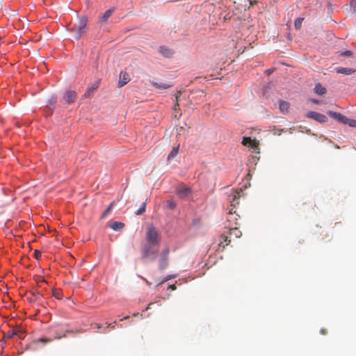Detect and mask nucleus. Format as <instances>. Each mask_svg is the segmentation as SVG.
I'll return each instance as SVG.
<instances>
[{"instance_id": "nucleus-29", "label": "nucleus", "mask_w": 356, "mask_h": 356, "mask_svg": "<svg viewBox=\"0 0 356 356\" xmlns=\"http://www.w3.org/2000/svg\"><path fill=\"white\" fill-rule=\"evenodd\" d=\"M353 52L350 51H345L341 53V55L343 56H352Z\"/></svg>"}, {"instance_id": "nucleus-1", "label": "nucleus", "mask_w": 356, "mask_h": 356, "mask_svg": "<svg viewBox=\"0 0 356 356\" xmlns=\"http://www.w3.org/2000/svg\"><path fill=\"white\" fill-rule=\"evenodd\" d=\"M239 222H234V225H231L230 227H226L229 232V237L234 236L235 238H239L241 236V232L239 230ZM229 236H225V234H222L221 236L222 240L223 241H220L219 243V245H222L223 248L229 245V242L231 241L230 239H228Z\"/></svg>"}, {"instance_id": "nucleus-7", "label": "nucleus", "mask_w": 356, "mask_h": 356, "mask_svg": "<svg viewBox=\"0 0 356 356\" xmlns=\"http://www.w3.org/2000/svg\"><path fill=\"white\" fill-rule=\"evenodd\" d=\"M177 193L181 199H186L191 195V189L185 184H180L177 188Z\"/></svg>"}, {"instance_id": "nucleus-17", "label": "nucleus", "mask_w": 356, "mask_h": 356, "mask_svg": "<svg viewBox=\"0 0 356 356\" xmlns=\"http://www.w3.org/2000/svg\"><path fill=\"white\" fill-rule=\"evenodd\" d=\"M159 52L165 57H170L173 54L170 49L165 47H160Z\"/></svg>"}, {"instance_id": "nucleus-34", "label": "nucleus", "mask_w": 356, "mask_h": 356, "mask_svg": "<svg viewBox=\"0 0 356 356\" xmlns=\"http://www.w3.org/2000/svg\"><path fill=\"white\" fill-rule=\"evenodd\" d=\"M179 102H175V106H174V110L175 111H177V110H179Z\"/></svg>"}, {"instance_id": "nucleus-12", "label": "nucleus", "mask_w": 356, "mask_h": 356, "mask_svg": "<svg viewBox=\"0 0 356 356\" xmlns=\"http://www.w3.org/2000/svg\"><path fill=\"white\" fill-rule=\"evenodd\" d=\"M129 81V75L127 72H121L120 74V79L118 81V86L122 87Z\"/></svg>"}, {"instance_id": "nucleus-24", "label": "nucleus", "mask_w": 356, "mask_h": 356, "mask_svg": "<svg viewBox=\"0 0 356 356\" xmlns=\"http://www.w3.org/2000/svg\"><path fill=\"white\" fill-rule=\"evenodd\" d=\"M115 202H112L109 206L107 207V209L102 213V218H104L107 216V214L110 212V211L111 210V209L113 208V205H114Z\"/></svg>"}, {"instance_id": "nucleus-6", "label": "nucleus", "mask_w": 356, "mask_h": 356, "mask_svg": "<svg viewBox=\"0 0 356 356\" xmlns=\"http://www.w3.org/2000/svg\"><path fill=\"white\" fill-rule=\"evenodd\" d=\"M170 250L168 248H164L160 254L159 259V268L163 270L168 266V255Z\"/></svg>"}, {"instance_id": "nucleus-33", "label": "nucleus", "mask_w": 356, "mask_h": 356, "mask_svg": "<svg viewBox=\"0 0 356 356\" xmlns=\"http://www.w3.org/2000/svg\"><path fill=\"white\" fill-rule=\"evenodd\" d=\"M34 255H35V257L38 259L39 257H40V255H41V252H40L39 250H35L34 251Z\"/></svg>"}, {"instance_id": "nucleus-35", "label": "nucleus", "mask_w": 356, "mask_h": 356, "mask_svg": "<svg viewBox=\"0 0 356 356\" xmlns=\"http://www.w3.org/2000/svg\"><path fill=\"white\" fill-rule=\"evenodd\" d=\"M115 321L113 322V323H109L107 326V327H110L111 329H114L115 327Z\"/></svg>"}, {"instance_id": "nucleus-16", "label": "nucleus", "mask_w": 356, "mask_h": 356, "mask_svg": "<svg viewBox=\"0 0 356 356\" xmlns=\"http://www.w3.org/2000/svg\"><path fill=\"white\" fill-rule=\"evenodd\" d=\"M289 103H288L286 101L280 100V110L282 113H286L289 111Z\"/></svg>"}, {"instance_id": "nucleus-20", "label": "nucleus", "mask_w": 356, "mask_h": 356, "mask_svg": "<svg viewBox=\"0 0 356 356\" xmlns=\"http://www.w3.org/2000/svg\"><path fill=\"white\" fill-rule=\"evenodd\" d=\"M314 90L316 93L318 95H323L326 92L325 88L323 87L320 83L315 86Z\"/></svg>"}, {"instance_id": "nucleus-3", "label": "nucleus", "mask_w": 356, "mask_h": 356, "mask_svg": "<svg viewBox=\"0 0 356 356\" xmlns=\"http://www.w3.org/2000/svg\"><path fill=\"white\" fill-rule=\"evenodd\" d=\"M145 238L147 243H149L153 245H159L161 236L156 227L152 225H149L147 228Z\"/></svg>"}, {"instance_id": "nucleus-11", "label": "nucleus", "mask_w": 356, "mask_h": 356, "mask_svg": "<svg viewBox=\"0 0 356 356\" xmlns=\"http://www.w3.org/2000/svg\"><path fill=\"white\" fill-rule=\"evenodd\" d=\"M76 97V95L74 91L67 90L63 98L67 103L71 104L74 102Z\"/></svg>"}, {"instance_id": "nucleus-37", "label": "nucleus", "mask_w": 356, "mask_h": 356, "mask_svg": "<svg viewBox=\"0 0 356 356\" xmlns=\"http://www.w3.org/2000/svg\"><path fill=\"white\" fill-rule=\"evenodd\" d=\"M65 337V334H64V335H63V336H61V335H58V334H56V335L55 336V339H61L62 337Z\"/></svg>"}, {"instance_id": "nucleus-31", "label": "nucleus", "mask_w": 356, "mask_h": 356, "mask_svg": "<svg viewBox=\"0 0 356 356\" xmlns=\"http://www.w3.org/2000/svg\"><path fill=\"white\" fill-rule=\"evenodd\" d=\"M176 131H177V135H180L181 134V132L182 131H184V127H179L176 129Z\"/></svg>"}, {"instance_id": "nucleus-36", "label": "nucleus", "mask_w": 356, "mask_h": 356, "mask_svg": "<svg viewBox=\"0 0 356 356\" xmlns=\"http://www.w3.org/2000/svg\"><path fill=\"white\" fill-rule=\"evenodd\" d=\"M169 288H170L171 290H172V291H174V290H175V289H177V287H176L175 284L170 285V286H169Z\"/></svg>"}, {"instance_id": "nucleus-40", "label": "nucleus", "mask_w": 356, "mask_h": 356, "mask_svg": "<svg viewBox=\"0 0 356 356\" xmlns=\"http://www.w3.org/2000/svg\"><path fill=\"white\" fill-rule=\"evenodd\" d=\"M96 327L97 329H100L102 327V325L100 324H96Z\"/></svg>"}, {"instance_id": "nucleus-30", "label": "nucleus", "mask_w": 356, "mask_h": 356, "mask_svg": "<svg viewBox=\"0 0 356 356\" xmlns=\"http://www.w3.org/2000/svg\"><path fill=\"white\" fill-rule=\"evenodd\" d=\"M350 5L353 8L354 11H356V0H350Z\"/></svg>"}, {"instance_id": "nucleus-25", "label": "nucleus", "mask_w": 356, "mask_h": 356, "mask_svg": "<svg viewBox=\"0 0 356 356\" xmlns=\"http://www.w3.org/2000/svg\"><path fill=\"white\" fill-rule=\"evenodd\" d=\"M146 203L143 202L142 206L135 212L136 215H141L145 211Z\"/></svg>"}, {"instance_id": "nucleus-21", "label": "nucleus", "mask_w": 356, "mask_h": 356, "mask_svg": "<svg viewBox=\"0 0 356 356\" xmlns=\"http://www.w3.org/2000/svg\"><path fill=\"white\" fill-rule=\"evenodd\" d=\"M154 86L157 88H161V89H167V88H169L171 86L170 85H168L167 83H154Z\"/></svg>"}, {"instance_id": "nucleus-44", "label": "nucleus", "mask_w": 356, "mask_h": 356, "mask_svg": "<svg viewBox=\"0 0 356 356\" xmlns=\"http://www.w3.org/2000/svg\"><path fill=\"white\" fill-rule=\"evenodd\" d=\"M103 332H104V333L107 332V331H106V328H104V330Z\"/></svg>"}, {"instance_id": "nucleus-2", "label": "nucleus", "mask_w": 356, "mask_h": 356, "mask_svg": "<svg viewBox=\"0 0 356 356\" xmlns=\"http://www.w3.org/2000/svg\"><path fill=\"white\" fill-rule=\"evenodd\" d=\"M158 245H153L149 243L144 244L141 248L142 257L151 261L156 259L158 250L155 248V246Z\"/></svg>"}, {"instance_id": "nucleus-18", "label": "nucleus", "mask_w": 356, "mask_h": 356, "mask_svg": "<svg viewBox=\"0 0 356 356\" xmlns=\"http://www.w3.org/2000/svg\"><path fill=\"white\" fill-rule=\"evenodd\" d=\"M124 227V224L121 222H113L111 225L110 227L115 231L121 230Z\"/></svg>"}, {"instance_id": "nucleus-15", "label": "nucleus", "mask_w": 356, "mask_h": 356, "mask_svg": "<svg viewBox=\"0 0 356 356\" xmlns=\"http://www.w3.org/2000/svg\"><path fill=\"white\" fill-rule=\"evenodd\" d=\"M113 9H108L100 17L99 22L100 23L106 22V20L111 16Z\"/></svg>"}, {"instance_id": "nucleus-13", "label": "nucleus", "mask_w": 356, "mask_h": 356, "mask_svg": "<svg viewBox=\"0 0 356 356\" xmlns=\"http://www.w3.org/2000/svg\"><path fill=\"white\" fill-rule=\"evenodd\" d=\"M336 71L339 74L349 75L353 74L355 70L349 67H337Z\"/></svg>"}, {"instance_id": "nucleus-9", "label": "nucleus", "mask_w": 356, "mask_h": 356, "mask_svg": "<svg viewBox=\"0 0 356 356\" xmlns=\"http://www.w3.org/2000/svg\"><path fill=\"white\" fill-rule=\"evenodd\" d=\"M306 116L308 118L315 120L316 121L321 123H324L327 121V118L325 115L315 111L308 112Z\"/></svg>"}, {"instance_id": "nucleus-45", "label": "nucleus", "mask_w": 356, "mask_h": 356, "mask_svg": "<svg viewBox=\"0 0 356 356\" xmlns=\"http://www.w3.org/2000/svg\"><path fill=\"white\" fill-rule=\"evenodd\" d=\"M128 317H129L128 316H125V317H124V318H123V319H126V318H127Z\"/></svg>"}, {"instance_id": "nucleus-5", "label": "nucleus", "mask_w": 356, "mask_h": 356, "mask_svg": "<svg viewBox=\"0 0 356 356\" xmlns=\"http://www.w3.org/2000/svg\"><path fill=\"white\" fill-rule=\"evenodd\" d=\"M87 21L86 16H81L79 19L78 24L72 29V31L75 33L74 38L76 40L80 39L82 35L85 33Z\"/></svg>"}, {"instance_id": "nucleus-28", "label": "nucleus", "mask_w": 356, "mask_h": 356, "mask_svg": "<svg viewBox=\"0 0 356 356\" xmlns=\"http://www.w3.org/2000/svg\"><path fill=\"white\" fill-rule=\"evenodd\" d=\"M15 334H16V332L14 331V329H13L12 330L8 331V332H6V334H5V337L11 338L13 336H15Z\"/></svg>"}, {"instance_id": "nucleus-38", "label": "nucleus", "mask_w": 356, "mask_h": 356, "mask_svg": "<svg viewBox=\"0 0 356 356\" xmlns=\"http://www.w3.org/2000/svg\"><path fill=\"white\" fill-rule=\"evenodd\" d=\"M51 103L54 104L56 102V97H52L51 99Z\"/></svg>"}, {"instance_id": "nucleus-26", "label": "nucleus", "mask_w": 356, "mask_h": 356, "mask_svg": "<svg viewBox=\"0 0 356 356\" xmlns=\"http://www.w3.org/2000/svg\"><path fill=\"white\" fill-rule=\"evenodd\" d=\"M167 206L170 209H174L176 207V203L172 199L167 200Z\"/></svg>"}, {"instance_id": "nucleus-10", "label": "nucleus", "mask_w": 356, "mask_h": 356, "mask_svg": "<svg viewBox=\"0 0 356 356\" xmlns=\"http://www.w3.org/2000/svg\"><path fill=\"white\" fill-rule=\"evenodd\" d=\"M239 218L240 216L236 211H234L233 208L231 209L228 212L226 227H230L231 225L234 224V222H238Z\"/></svg>"}, {"instance_id": "nucleus-39", "label": "nucleus", "mask_w": 356, "mask_h": 356, "mask_svg": "<svg viewBox=\"0 0 356 356\" xmlns=\"http://www.w3.org/2000/svg\"><path fill=\"white\" fill-rule=\"evenodd\" d=\"M152 305V303L149 304V305H147V307H146L143 311H147V310H148V309L150 308V305Z\"/></svg>"}, {"instance_id": "nucleus-14", "label": "nucleus", "mask_w": 356, "mask_h": 356, "mask_svg": "<svg viewBox=\"0 0 356 356\" xmlns=\"http://www.w3.org/2000/svg\"><path fill=\"white\" fill-rule=\"evenodd\" d=\"M257 141L252 140L250 137H243L242 140V144L243 145H249L250 147H256Z\"/></svg>"}, {"instance_id": "nucleus-8", "label": "nucleus", "mask_w": 356, "mask_h": 356, "mask_svg": "<svg viewBox=\"0 0 356 356\" xmlns=\"http://www.w3.org/2000/svg\"><path fill=\"white\" fill-rule=\"evenodd\" d=\"M242 190H236L233 191L232 193L229 196V201L230 202V204L233 207H236V206L238 205L239 204V198L241 196Z\"/></svg>"}, {"instance_id": "nucleus-32", "label": "nucleus", "mask_w": 356, "mask_h": 356, "mask_svg": "<svg viewBox=\"0 0 356 356\" xmlns=\"http://www.w3.org/2000/svg\"><path fill=\"white\" fill-rule=\"evenodd\" d=\"M181 91H177V92H176V94L175 95V100H176V102H179V96L181 95Z\"/></svg>"}, {"instance_id": "nucleus-43", "label": "nucleus", "mask_w": 356, "mask_h": 356, "mask_svg": "<svg viewBox=\"0 0 356 356\" xmlns=\"http://www.w3.org/2000/svg\"><path fill=\"white\" fill-rule=\"evenodd\" d=\"M173 277H169L166 278V280H168L169 279H171V278H173Z\"/></svg>"}, {"instance_id": "nucleus-27", "label": "nucleus", "mask_w": 356, "mask_h": 356, "mask_svg": "<svg viewBox=\"0 0 356 356\" xmlns=\"http://www.w3.org/2000/svg\"><path fill=\"white\" fill-rule=\"evenodd\" d=\"M51 339L50 338H40L36 340L37 342H41V343H49L51 342Z\"/></svg>"}, {"instance_id": "nucleus-4", "label": "nucleus", "mask_w": 356, "mask_h": 356, "mask_svg": "<svg viewBox=\"0 0 356 356\" xmlns=\"http://www.w3.org/2000/svg\"><path fill=\"white\" fill-rule=\"evenodd\" d=\"M327 114L340 123L348 124L351 127H356V120L348 118L340 113L331 111H328Z\"/></svg>"}, {"instance_id": "nucleus-41", "label": "nucleus", "mask_w": 356, "mask_h": 356, "mask_svg": "<svg viewBox=\"0 0 356 356\" xmlns=\"http://www.w3.org/2000/svg\"><path fill=\"white\" fill-rule=\"evenodd\" d=\"M271 72H272V70H266V73H267L268 74H271Z\"/></svg>"}, {"instance_id": "nucleus-22", "label": "nucleus", "mask_w": 356, "mask_h": 356, "mask_svg": "<svg viewBox=\"0 0 356 356\" xmlns=\"http://www.w3.org/2000/svg\"><path fill=\"white\" fill-rule=\"evenodd\" d=\"M14 331L16 332V334H15V336L18 337L19 339H23L24 337V330L19 328H15L14 329Z\"/></svg>"}, {"instance_id": "nucleus-19", "label": "nucleus", "mask_w": 356, "mask_h": 356, "mask_svg": "<svg viewBox=\"0 0 356 356\" xmlns=\"http://www.w3.org/2000/svg\"><path fill=\"white\" fill-rule=\"evenodd\" d=\"M179 149V145L173 147L172 150L170 151V152L169 153V154L168 156V159L170 160V159H173L178 154Z\"/></svg>"}, {"instance_id": "nucleus-42", "label": "nucleus", "mask_w": 356, "mask_h": 356, "mask_svg": "<svg viewBox=\"0 0 356 356\" xmlns=\"http://www.w3.org/2000/svg\"><path fill=\"white\" fill-rule=\"evenodd\" d=\"M321 332L323 334H325V333H326V332H325L324 330H321Z\"/></svg>"}, {"instance_id": "nucleus-23", "label": "nucleus", "mask_w": 356, "mask_h": 356, "mask_svg": "<svg viewBox=\"0 0 356 356\" xmlns=\"http://www.w3.org/2000/svg\"><path fill=\"white\" fill-rule=\"evenodd\" d=\"M303 21V18H297L296 20H295V22H294V26L296 29H300L302 26V22Z\"/></svg>"}]
</instances>
